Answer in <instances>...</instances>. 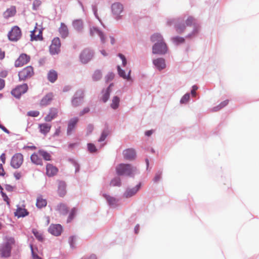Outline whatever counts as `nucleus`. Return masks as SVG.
<instances>
[{
	"instance_id": "nucleus-1",
	"label": "nucleus",
	"mask_w": 259,
	"mask_h": 259,
	"mask_svg": "<svg viewBox=\"0 0 259 259\" xmlns=\"http://www.w3.org/2000/svg\"><path fill=\"white\" fill-rule=\"evenodd\" d=\"M116 170L119 176H125L132 178L139 173L136 167L130 164L121 163L116 166Z\"/></svg>"
},
{
	"instance_id": "nucleus-2",
	"label": "nucleus",
	"mask_w": 259,
	"mask_h": 259,
	"mask_svg": "<svg viewBox=\"0 0 259 259\" xmlns=\"http://www.w3.org/2000/svg\"><path fill=\"white\" fill-rule=\"evenodd\" d=\"M14 243L15 240L13 238H7L6 242L1 246L0 255L4 257L10 256L12 245Z\"/></svg>"
},
{
	"instance_id": "nucleus-3",
	"label": "nucleus",
	"mask_w": 259,
	"mask_h": 259,
	"mask_svg": "<svg viewBox=\"0 0 259 259\" xmlns=\"http://www.w3.org/2000/svg\"><path fill=\"white\" fill-rule=\"evenodd\" d=\"M93 56L94 52L92 50L85 49L80 54V61L83 64H87L92 59Z\"/></svg>"
},
{
	"instance_id": "nucleus-4",
	"label": "nucleus",
	"mask_w": 259,
	"mask_h": 259,
	"mask_svg": "<svg viewBox=\"0 0 259 259\" xmlns=\"http://www.w3.org/2000/svg\"><path fill=\"white\" fill-rule=\"evenodd\" d=\"M21 31L20 28L17 26H15L13 27L8 34V37L10 40L12 41H17L21 37Z\"/></svg>"
},
{
	"instance_id": "nucleus-5",
	"label": "nucleus",
	"mask_w": 259,
	"mask_h": 259,
	"mask_svg": "<svg viewBox=\"0 0 259 259\" xmlns=\"http://www.w3.org/2000/svg\"><path fill=\"white\" fill-rule=\"evenodd\" d=\"M83 91L82 90H77L72 99V105L74 107H77L83 103Z\"/></svg>"
},
{
	"instance_id": "nucleus-6",
	"label": "nucleus",
	"mask_w": 259,
	"mask_h": 259,
	"mask_svg": "<svg viewBox=\"0 0 259 259\" xmlns=\"http://www.w3.org/2000/svg\"><path fill=\"white\" fill-rule=\"evenodd\" d=\"M111 10L116 20H118L121 18V14L123 12V7L121 4L115 3L112 5Z\"/></svg>"
},
{
	"instance_id": "nucleus-7",
	"label": "nucleus",
	"mask_w": 259,
	"mask_h": 259,
	"mask_svg": "<svg viewBox=\"0 0 259 259\" xmlns=\"http://www.w3.org/2000/svg\"><path fill=\"white\" fill-rule=\"evenodd\" d=\"M28 90V85L26 83L18 85L11 91V94L15 98L19 99L22 94L25 93Z\"/></svg>"
},
{
	"instance_id": "nucleus-8",
	"label": "nucleus",
	"mask_w": 259,
	"mask_h": 259,
	"mask_svg": "<svg viewBox=\"0 0 259 259\" xmlns=\"http://www.w3.org/2000/svg\"><path fill=\"white\" fill-rule=\"evenodd\" d=\"M33 75V69L31 66H27L20 71L18 74L20 80L29 79Z\"/></svg>"
},
{
	"instance_id": "nucleus-9",
	"label": "nucleus",
	"mask_w": 259,
	"mask_h": 259,
	"mask_svg": "<svg viewBox=\"0 0 259 259\" xmlns=\"http://www.w3.org/2000/svg\"><path fill=\"white\" fill-rule=\"evenodd\" d=\"M61 41L59 37L54 38L50 47V52L51 55L58 54L60 52Z\"/></svg>"
},
{
	"instance_id": "nucleus-10",
	"label": "nucleus",
	"mask_w": 259,
	"mask_h": 259,
	"mask_svg": "<svg viewBox=\"0 0 259 259\" xmlns=\"http://www.w3.org/2000/svg\"><path fill=\"white\" fill-rule=\"evenodd\" d=\"M23 161V156L20 153L15 154L12 158L11 161V165L14 168L17 169L19 168L22 165Z\"/></svg>"
},
{
	"instance_id": "nucleus-11",
	"label": "nucleus",
	"mask_w": 259,
	"mask_h": 259,
	"mask_svg": "<svg viewBox=\"0 0 259 259\" xmlns=\"http://www.w3.org/2000/svg\"><path fill=\"white\" fill-rule=\"evenodd\" d=\"M141 183H139L134 187H127L123 194L124 198H128L135 195L141 187Z\"/></svg>"
},
{
	"instance_id": "nucleus-12",
	"label": "nucleus",
	"mask_w": 259,
	"mask_h": 259,
	"mask_svg": "<svg viewBox=\"0 0 259 259\" xmlns=\"http://www.w3.org/2000/svg\"><path fill=\"white\" fill-rule=\"evenodd\" d=\"M90 33L92 36L97 35L99 36L101 41L104 44L106 41V37L104 33L100 30L98 27L93 26L90 28Z\"/></svg>"
},
{
	"instance_id": "nucleus-13",
	"label": "nucleus",
	"mask_w": 259,
	"mask_h": 259,
	"mask_svg": "<svg viewBox=\"0 0 259 259\" xmlns=\"http://www.w3.org/2000/svg\"><path fill=\"white\" fill-rule=\"evenodd\" d=\"M48 231L51 234L58 236L62 231V226L60 224H52L48 229Z\"/></svg>"
},
{
	"instance_id": "nucleus-14",
	"label": "nucleus",
	"mask_w": 259,
	"mask_h": 259,
	"mask_svg": "<svg viewBox=\"0 0 259 259\" xmlns=\"http://www.w3.org/2000/svg\"><path fill=\"white\" fill-rule=\"evenodd\" d=\"M29 60L30 57L29 56L25 54H22L15 61V66L16 67H21L27 63Z\"/></svg>"
},
{
	"instance_id": "nucleus-15",
	"label": "nucleus",
	"mask_w": 259,
	"mask_h": 259,
	"mask_svg": "<svg viewBox=\"0 0 259 259\" xmlns=\"http://www.w3.org/2000/svg\"><path fill=\"white\" fill-rule=\"evenodd\" d=\"M78 120L79 119L78 117H73L68 121L67 129V135L68 136H70L72 134Z\"/></svg>"
},
{
	"instance_id": "nucleus-16",
	"label": "nucleus",
	"mask_w": 259,
	"mask_h": 259,
	"mask_svg": "<svg viewBox=\"0 0 259 259\" xmlns=\"http://www.w3.org/2000/svg\"><path fill=\"white\" fill-rule=\"evenodd\" d=\"M113 86V83H111L107 88L103 89L102 91V96L101 97V100L104 103L107 102L108 100Z\"/></svg>"
},
{
	"instance_id": "nucleus-17",
	"label": "nucleus",
	"mask_w": 259,
	"mask_h": 259,
	"mask_svg": "<svg viewBox=\"0 0 259 259\" xmlns=\"http://www.w3.org/2000/svg\"><path fill=\"white\" fill-rule=\"evenodd\" d=\"M123 155L124 159L128 160H133L135 159L136 157V152L135 149L128 148L123 151Z\"/></svg>"
},
{
	"instance_id": "nucleus-18",
	"label": "nucleus",
	"mask_w": 259,
	"mask_h": 259,
	"mask_svg": "<svg viewBox=\"0 0 259 259\" xmlns=\"http://www.w3.org/2000/svg\"><path fill=\"white\" fill-rule=\"evenodd\" d=\"M73 28L78 32H82L83 30L84 25L82 19H76L73 21L72 23Z\"/></svg>"
},
{
	"instance_id": "nucleus-19",
	"label": "nucleus",
	"mask_w": 259,
	"mask_h": 259,
	"mask_svg": "<svg viewBox=\"0 0 259 259\" xmlns=\"http://www.w3.org/2000/svg\"><path fill=\"white\" fill-rule=\"evenodd\" d=\"M30 37L31 41L42 40V36L41 31L40 29H38L37 27H35L34 30L31 31Z\"/></svg>"
},
{
	"instance_id": "nucleus-20",
	"label": "nucleus",
	"mask_w": 259,
	"mask_h": 259,
	"mask_svg": "<svg viewBox=\"0 0 259 259\" xmlns=\"http://www.w3.org/2000/svg\"><path fill=\"white\" fill-rule=\"evenodd\" d=\"M54 95L52 93H49L44 96L40 101V105L41 106H46L50 104L52 102Z\"/></svg>"
},
{
	"instance_id": "nucleus-21",
	"label": "nucleus",
	"mask_w": 259,
	"mask_h": 259,
	"mask_svg": "<svg viewBox=\"0 0 259 259\" xmlns=\"http://www.w3.org/2000/svg\"><path fill=\"white\" fill-rule=\"evenodd\" d=\"M58 113V110L56 108H51L49 114L45 117V120L47 122H50L55 118Z\"/></svg>"
},
{
	"instance_id": "nucleus-22",
	"label": "nucleus",
	"mask_w": 259,
	"mask_h": 259,
	"mask_svg": "<svg viewBox=\"0 0 259 259\" xmlns=\"http://www.w3.org/2000/svg\"><path fill=\"white\" fill-rule=\"evenodd\" d=\"M103 196L106 200L108 204L112 207H115L117 205L118 200L106 194H103Z\"/></svg>"
},
{
	"instance_id": "nucleus-23",
	"label": "nucleus",
	"mask_w": 259,
	"mask_h": 259,
	"mask_svg": "<svg viewBox=\"0 0 259 259\" xmlns=\"http://www.w3.org/2000/svg\"><path fill=\"white\" fill-rule=\"evenodd\" d=\"M66 184L63 181H60L58 183V193L60 197H63L66 193Z\"/></svg>"
},
{
	"instance_id": "nucleus-24",
	"label": "nucleus",
	"mask_w": 259,
	"mask_h": 259,
	"mask_svg": "<svg viewBox=\"0 0 259 259\" xmlns=\"http://www.w3.org/2000/svg\"><path fill=\"white\" fill-rule=\"evenodd\" d=\"M47 174L49 177L55 175L58 172V168L51 164H48L46 166Z\"/></svg>"
},
{
	"instance_id": "nucleus-25",
	"label": "nucleus",
	"mask_w": 259,
	"mask_h": 259,
	"mask_svg": "<svg viewBox=\"0 0 259 259\" xmlns=\"http://www.w3.org/2000/svg\"><path fill=\"white\" fill-rule=\"evenodd\" d=\"M40 157V156L38 154V152L37 153H34L32 154L30 156L31 162L36 165H42L43 162L42 159Z\"/></svg>"
},
{
	"instance_id": "nucleus-26",
	"label": "nucleus",
	"mask_w": 259,
	"mask_h": 259,
	"mask_svg": "<svg viewBox=\"0 0 259 259\" xmlns=\"http://www.w3.org/2000/svg\"><path fill=\"white\" fill-rule=\"evenodd\" d=\"M38 128L39 132L41 134L46 135L50 132L51 128V125L47 123H41L39 124Z\"/></svg>"
},
{
	"instance_id": "nucleus-27",
	"label": "nucleus",
	"mask_w": 259,
	"mask_h": 259,
	"mask_svg": "<svg viewBox=\"0 0 259 259\" xmlns=\"http://www.w3.org/2000/svg\"><path fill=\"white\" fill-rule=\"evenodd\" d=\"M59 32L62 38H66L68 36L69 32L67 26L64 23H61L60 28H59Z\"/></svg>"
},
{
	"instance_id": "nucleus-28",
	"label": "nucleus",
	"mask_w": 259,
	"mask_h": 259,
	"mask_svg": "<svg viewBox=\"0 0 259 259\" xmlns=\"http://www.w3.org/2000/svg\"><path fill=\"white\" fill-rule=\"evenodd\" d=\"M152 53L153 54H162V42H155L152 47Z\"/></svg>"
},
{
	"instance_id": "nucleus-29",
	"label": "nucleus",
	"mask_w": 259,
	"mask_h": 259,
	"mask_svg": "<svg viewBox=\"0 0 259 259\" xmlns=\"http://www.w3.org/2000/svg\"><path fill=\"white\" fill-rule=\"evenodd\" d=\"M28 214V212L26 209L19 206H18L16 211L15 212V215L18 217V218L24 217L27 215Z\"/></svg>"
},
{
	"instance_id": "nucleus-30",
	"label": "nucleus",
	"mask_w": 259,
	"mask_h": 259,
	"mask_svg": "<svg viewBox=\"0 0 259 259\" xmlns=\"http://www.w3.org/2000/svg\"><path fill=\"white\" fill-rule=\"evenodd\" d=\"M56 210L63 215H66L68 211L67 206L64 203H60L58 204L57 206Z\"/></svg>"
},
{
	"instance_id": "nucleus-31",
	"label": "nucleus",
	"mask_w": 259,
	"mask_h": 259,
	"mask_svg": "<svg viewBox=\"0 0 259 259\" xmlns=\"http://www.w3.org/2000/svg\"><path fill=\"white\" fill-rule=\"evenodd\" d=\"M16 10L15 7H11L8 9L4 13V17L5 18H9L15 15Z\"/></svg>"
},
{
	"instance_id": "nucleus-32",
	"label": "nucleus",
	"mask_w": 259,
	"mask_h": 259,
	"mask_svg": "<svg viewBox=\"0 0 259 259\" xmlns=\"http://www.w3.org/2000/svg\"><path fill=\"white\" fill-rule=\"evenodd\" d=\"M120 98L117 96H114L112 99V103L110 105V107L112 109L116 110L117 109L119 105Z\"/></svg>"
},
{
	"instance_id": "nucleus-33",
	"label": "nucleus",
	"mask_w": 259,
	"mask_h": 259,
	"mask_svg": "<svg viewBox=\"0 0 259 259\" xmlns=\"http://www.w3.org/2000/svg\"><path fill=\"white\" fill-rule=\"evenodd\" d=\"M38 154L45 160L50 161L51 160V154L44 150H39L38 151Z\"/></svg>"
},
{
	"instance_id": "nucleus-34",
	"label": "nucleus",
	"mask_w": 259,
	"mask_h": 259,
	"mask_svg": "<svg viewBox=\"0 0 259 259\" xmlns=\"http://www.w3.org/2000/svg\"><path fill=\"white\" fill-rule=\"evenodd\" d=\"M47 202L46 199H43L41 196L37 198L36 205L38 208H41L47 205Z\"/></svg>"
},
{
	"instance_id": "nucleus-35",
	"label": "nucleus",
	"mask_w": 259,
	"mask_h": 259,
	"mask_svg": "<svg viewBox=\"0 0 259 259\" xmlns=\"http://www.w3.org/2000/svg\"><path fill=\"white\" fill-rule=\"evenodd\" d=\"M151 40L153 42H162V36L160 33H154L151 36Z\"/></svg>"
},
{
	"instance_id": "nucleus-36",
	"label": "nucleus",
	"mask_w": 259,
	"mask_h": 259,
	"mask_svg": "<svg viewBox=\"0 0 259 259\" xmlns=\"http://www.w3.org/2000/svg\"><path fill=\"white\" fill-rule=\"evenodd\" d=\"M57 72L54 70H50L48 74V78L49 81H56L57 79Z\"/></svg>"
},
{
	"instance_id": "nucleus-37",
	"label": "nucleus",
	"mask_w": 259,
	"mask_h": 259,
	"mask_svg": "<svg viewBox=\"0 0 259 259\" xmlns=\"http://www.w3.org/2000/svg\"><path fill=\"white\" fill-rule=\"evenodd\" d=\"M153 64L155 66V68L159 71L162 70V59L157 58L153 60Z\"/></svg>"
},
{
	"instance_id": "nucleus-38",
	"label": "nucleus",
	"mask_w": 259,
	"mask_h": 259,
	"mask_svg": "<svg viewBox=\"0 0 259 259\" xmlns=\"http://www.w3.org/2000/svg\"><path fill=\"white\" fill-rule=\"evenodd\" d=\"M117 70H118L119 75L120 76L122 77L123 79H130L131 71H130L128 72V74H127V75H126L125 74V71L121 69L119 66H117Z\"/></svg>"
},
{
	"instance_id": "nucleus-39",
	"label": "nucleus",
	"mask_w": 259,
	"mask_h": 259,
	"mask_svg": "<svg viewBox=\"0 0 259 259\" xmlns=\"http://www.w3.org/2000/svg\"><path fill=\"white\" fill-rule=\"evenodd\" d=\"M102 73L101 70L97 69L93 74L92 77L94 80H99L102 78Z\"/></svg>"
},
{
	"instance_id": "nucleus-40",
	"label": "nucleus",
	"mask_w": 259,
	"mask_h": 259,
	"mask_svg": "<svg viewBox=\"0 0 259 259\" xmlns=\"http://www.w3.org/2000/svg\"><path fill=\"white\" fill-rule=\"evenodd\" d=\"M76 212L77 209H76V208L74 207L71 209V212H70L67 220V223L70 222L74 218L75 216L76 215Z\"/></svg>"
},
{
	"instance_id": "nucleus-41",
	"label": "nucleus",
	"mask_w": 259,
	"mask_h": 259,
	"mask_svg": "<svg viewBox=\"0 0 259 259\" xmlns=\"http://www.w3.org/2000/svg\"><path fill=\"white\" fill-rule=\"evenodd\" d=\"M228 103H229V100H225V101L221 102L219 104V105H218V106L213 107V109H212V111H219V110H220L222 108H223L225 106H226L228 104Z\"/></svg>"
},
{
	"instance_id": "nucleus-42",
	"label": "nucleus",
	"mask_w": 259,
	"mask_h": 259,
	"mask_svg": "<svg viewBox=\"0 0 259 259\" xmlns=\"http://www.w3.org/2000/svg\"><path fill=\"white\" fill-rule=\"evenodd\" d=\"M121 180L119 177H115L113 179L111 182L110 185L113 186H121Z\"/></svg>"
},
{
	"instance_id": "nucleus-43",
	"label": "nucleus",
	"mask_w": 259,
	"mask_h": 259,
	"mask_svg": "<svg viewBox=\"0 0 259 259\" xmlns=\"http://www.w3.org/2000/svg\"><path fill=\"white\" fill-rule=\"evenodd\" d=\"M162 173L161 171H158L156 174L154 178L153 179V182L154 184L158 183L161 179Z\"/></svg>"
},
{
	"instance_id": "nucleus-44",
	"label": "nucleus",
	"mask_w": 259,
	"mask_h": 259,
	"mask_svg": "<svg viewBox=\"0 0 259 259\" xmlns=\"http://www.w3.org/2000/svg\"><path fill=\"white\" fill-rule=\"evenodd\" d=\"M76 240V237L75 236H70L69 238V243L71 248H74L75 247V244Z\"/></svg>"
},
{
	"instance_id": "nucleus-45",
	"label": "nucleus",
	"mask_w": 259,
	"mask_h": 259,
	"mask_svg": "<svg viewBox=\"0 0 259 259\" xmlns=\"http://www.w3.org/2000/svg\"><path fill=\"white\" fill-rule=\"evenodd\" d=\"M108 135V132L106 130H104L102 132L101 137L98 140L99 142H102L105 141L106 138H107Z\"/></svg>"
},
{
	"instance_id": "nucleus-46",
	"label": "nucleus",
	"mask_w": 259,
	"mask_h": 259,
	"mask_svg": "<svg viewBox=\"0 0 259 259\" xmlns=\"http://www.w3.org/2000/svg\"><path fill=\"white\" fill-rule=\"evenodd\" d=\"M88 150L91 152H95L97 151V149L94 144L92 143H89L88 144Z\"/></svg>"
},
{
	"instance_id": "nucleus-47",
	"label": "nucleus",
	"mask_w": 259,
	"mask_h": 259,
	"mask_svg": "<svg viewBox=\"0 0 259 259\" xmlns=\"http://www.w3.org/2000/svg\"><path fill=\"white\" fill-rule=\"evenodd\" d=\"M115 74L112 72H108L105 76L106 81H110L114 78Z\"/></svg>"
},
{
	"instance_id": "nucleus-48",
	"label": "nucleus",
	"mask_w": 259,
	"mask_h": 259,
	"mask_svg": "<svg viewBox=\"0 0 259 259\" xmlns=\"http://www.w3.org/2000/svg\"><path fill=\"white\" fill-rule=\"evenodd\" d=\"M185 25L183 24H178L176 26V30L178 33H182L184 31L185 28Z\"/></svg>"
},
{
	"instance_id": "nucleus-49",
	"label": "nucleus",
	"mask_w": 259,
	"mask_h": 259,
	"mask_svg": "<svg viewBox=\"0 0 259 259\" xmlns=\"http://www.w3.org/2000/svg\"><path fill=\"white\" fill-rule=\"evenodd\" d=\"M189 98H190L189 94H188V93L186 94L181 98L180 102L182 104L186 103L189 101Z\"/></svg>"
},
{
	"instance_id": "nucleus-50",
	"label": "nucleus",
	"mask_w": 259,
	"mask_h": 259,
	"mask_svg": "<svg viewBox=\"0 0 259 259\" xmlns=\"http://www.w3.org/2000/svg\"><path fill=\"white\" fill-rule=\"evenodd\" d=\"M41 2L39 0H35L33 3L32 9L33 10H36L40 6Z\"/></svg>"
},
{
	"instance_id": "nucleus-51",
	"label": "nucleus",
	"mask_w": 259,
	"mask_h": 259,
	"mask_svg": "<svg viewBox=\"0 0 259 259\" xmlns=\"http://www.w3.org/2000/svg\"><path fill=\"white\" fill-rule=\"evenodd\" d=\"M118 56L122 61V64L123 66H125L127 64V61L125 57L122 54L119 53Z\"/></svg>"
},
{
	"instance_id": "nucleus-52",
	"label": "nucleus",
	"mask_w": 259,
	"mask_h": 259,
	"mask_svg": "<svg viewBox=\"0 0 259 259\" xmlns=\"http://www.w3.org/2000/svg\"><path fill=\"white\" fill-rule=\"evenodd\" d=\"M172 39L177 44L183 43L185 41L184 38L182 37H174Z\"/></svg>"
},
{
	"instance_id": "nucleus-53",
	"label": "nucleus",
	"mask_w": 259,
	"mask_h": 259,
	"mask_svg": "<svg viewBox=\"0 0 259 259\" xmlns=\"http://www.w3.org/2000/svg\"><path fill=\"white\" fill-rule=\"evenodd\" d=\"M39 112L37 111H30L27 112V115L31 117H37L38 116Z\"/></svg>"
},
{
	"instance_id": "nucleus-54",
	"label": "nucleus",
	"mask_w": 259,
	"mask_h": 259,
	"mask_svg": "<svg viewBox=\"0 0 259 259\" xmlns=\"http://www.w3.org/2000/svg\"><path fill=\"white\" fill-rule=\"evenodd\" d=\"M33 234L35 236V237L39 240V241H42L43 240V237L42 236V235L38 233V232L36 231H33Z\"/></svg>"
},
{
	"instance_id": "nucleus-55",
	"label": "nucleus",
	"mask_w": 259,
	"mask_h": 259,
	"mask_svg": "<svg viewBox=\"0 0 259 259\" xmlns=\"http://www.w3.org/2000/svg\"><path fill=\"white\" fill-rule=\"evenodd\" d=\"M194 23V19L192 17H189L186 21L187 26H190Z\"/></svg>"
},
{
	"instance_id": "nucleus-56",
	"label": "nucleus",
	"mask_w": 259,
	"mask_h": 259,
	"mask_svg": "<svg viewBox=\"0 0 259 259\" xmlns=\"http://www.w3.org/2000/svg\"><path fill=\"white\" fill-rule=\"evenodd\" d=\"M90 109V108L89 107H85L82 110H81L79 113V115L80 116H83L84 114H87L89 112Z\"/></svg>"
},
{
	"instance_id": "nucleus-57",
	"label": "nucleus",
	"mask_w": 259,
	"mask_h": 259,
	"mask_svg": "<svg viewBox=\"0 0 259 259\" xmlns=\"http://www.w3.org/2000/svg\"><path fill=\"white\" fill-rule=\"evenodd\" d=\"M94 130V126L92 124H90L87 126V134L90 135L92 133Z\"/></svg>"
},
{
	"instance_id": "nucleus-58",
	"label": "nucleus",
	"mask_w": 259,
	"mask_h": 259,
	"mask_svg": "<svg viewBox=\"0 0 259 259\" xmlns=\"http://www.w3.org/2000/svg\"><path fill=\"white\" fill-rule=\"evenodd\" d=\"M70 161L71 162L72 164H73V165L74 166V167L75 168V172H78L79 170V164L77 163V162L75 160H74L73 159L70 160Z\"/></svg>"
},
{
	"instance_id": "nucleus-59",
	"label": "nucleus",
	"mask_w": 259,
	"mask_h": 259,
	"mask_svg": "<svg viewBox=\"0 0 259 259\" xmlns=\"http://www.w3.org/2000/svg\"><path fill=\"white\" fill-rule=\"evenodd\" d=\"M1 195H2V196L3 197V199L5 201L7 202V203L8 204H9V199L8 197V196L6 195V193H5L3 190L1 191Z\"/></svg>"
},
{
	"instance_id": "nucleus-60",
	"label": "nucleus",
	"mask_w": 259,
	"mask_h": 259,
	"mask_svg": "<svg viewBox=\"0 0 259 259\" xmlns=\"http://www.w3.org/2000/svg\"><path fill=\"white\" fill-rule=\"evenodd\" d=\"M30 248H31V253H32L33 259H41V258L40 257H39L37 254H36L34 253L32 245H30Z\"/></svg>"
},
{
	"instance_id": "nucleus-61",
	"label": "nucleus",
	"mask_w": 259,
	"mask_h": 259,
	"mask_svg": "<svg viewBox=\"0 0 259 259\" xmlns=\"http://www.w3.org/2000/svg\"><path fill=\"white\" fill-rule=\"evenodd\" d=\"M155 132L154 130L147 131L145 132V135L147 137L151 136Z\"/></svg>"
},
{
	"instance_id": "nucleus-62",
	"label": "nucleus",
	"mask_w": 259,
	"mask_h": 259,
	"mask_svg": "<svg viewBox=\"0 0 259 259\" xmlns=\"http://www.w3.org/2000/svg\"><path fill=\"white\" fill-rule=\"evenodd\" d=\"M5 189L8 192H12L13 190V187L12 186L8 184L5 185Z\"/></svg>"
},
{
	"instance_id": "nucleus-63",
	"label": "nucleus",
	"mask_w": 259,
	"mask_h": 259,
	"mask_svg": "<svg viewBox=\"0 0 259 259\" xmlns=\"http://www.w3.org/2000/svg\"><path fill=\"white\" fill-rule=\"evenodd\" d=\"M5 172L2 164H0V176H4Z\"/></svg>"
},
{
	"instance_id": "nucleus-64",
	"label": "nucleus",
	"mask_w": 259,
	"mask_h": 259,
	"mask_svg": "<svg viewBox=\"0 0 259 259\" xmlns=\"http://www.w3.org/2000/svg\"><path fill=\"white\" fill-rule=\"evenodd\" d=\"M8 72L7 71H2L0 73V76L1 77H6L7 76Z\"/></svg>"
}]
</instances>
